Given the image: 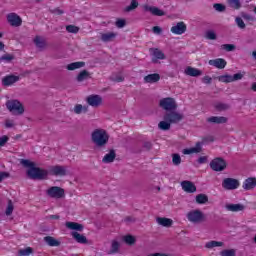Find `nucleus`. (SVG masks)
Returning a JSON list of instances; mask_svg holds the SVG:
<instances>
[{
  "label": "nucleus",
  "instance_id": "f257e3e1",
  "mask_svg": "<svg viewBox=\"0 0 256 256\" xmlns=\"http://www.w3.org/2000/svg\"><path fill=\"white\" fill-rule=\"evenodd\" d=\"M21 165L23 167H28L27 175L30 179H38L43 180L47 179V175H54L55 177H65L67 175V167L61 165L50 166L48 171L41 169L39 167H35V162H31L30 160L21 159Z\"/></svg>",
  "mask_w": 256,
  "mask_h": 256
},
{
  "label": "nucleus",
  "instance_id": "f03ea898",
  "mask_svg": "<svg viewBox=\"0 0 256 256\" xmlns=\"http://www.w3.org/2000/svg\"><path fill=\"white\" fill-rule=\"evenodd\" d=\"M91 141L96 147H105L109 143V134L105 129H95L91 134Z\"/></svg>",
  "mask_w": 256,
  "mask_h": 256
},
{
  "label": "nucleus",
  "instance_id": "7ed1b4c3",
  "mask_svg": "<svg viewBox=\"0 0 256 256\" xmlns=\"http://www.w3.org/2000/svg\"><path fill=\"white\" fill-rule=\"evenodd\" d=\"M6 107L13 115H23L25 113V107H23V104L19 100H8Z\"/></svg>",
  "mask_w": 256,
  "mask_h": 256
},
{
  "label": "nucleus",
  "instance_id": "20e7f679",
  "mask_svg": "<svg viewBox=\"0 0 256 256\" xmlns=\"http://www.w3.org/2000/svg\"><path fill=\"white\" fill-rule=\"evenodd\" d=\"M186 217L190 223L194 224L203 223V221H205V214L199 209L188 212Z\"/></svg>",
  "mask_w": 256,
  "mask_h": 256
},
{
  "label": "nucleus",
  "instance_id": "39448f33",
  "mask_svg": "<svg viewBox=\"0 0 256 256\" xmlns=\"http://www.w3.org/2000/svg\"><path fill=\"white\" fill-rule=\"evenodd\" d=\"M48 197L51 199H63L65 197V189L59 186H52L46 191Z\"/></svg>",
  "mask_w": 256,
  "mask_h": 256
},
{
  "label": "nucleus",
  "instance_id": "423d86ee",
  "mask_svg": "<svg viewBox=\"0 0 256 256\" xmlns=\"http://www.w3.org/2000/svg\"><path fill=\"white\" fill-rule=\"evenodd\" d=\"M210 168L212 171H225L227 168V162H225V159L223 158H215L210 162Z\"/></svg>",
  "mask_w": 256,
  "mask_h": 256
},
{
  "label": "nucleus",
  "instance_id": "0eeeda50",
  "mask_svg": "<svg viewBox=\"0 0 256 256\" xmlns=\"http://www.w3.org/2000/svg\"><path fill=\"white\" fill-rule=\"evenodd\" d=\"M239 180L235 178H225L222 181V187L223 189H226V191H234V189H239Z\"/></svg>",
  "mask_w": 256,
  "mask_h": 256
},
{
  "label": "nucleus",
  "instance_id": "6e6552de",
  "mask_svg": "<svg viewBox=\"0 0 256 256\" xmlns=\"http://www.w3.org/2000/svg\"><path fill=\"white\" fill-rule=\"evenodd\" d=\"M163 119L164 121H169L170 124H177L183 119V114L170 110L164 115Z\"/></svg>",
  "mask_w": 256,
  "mask_h": 256
},
{
  "label": "nucleus",
  "instance_id": "1a4fd4ad",
  "mask_svg": "<svg viewBox=\"0 0 256 256\" xmlns=\"http://www.w3.org/2000/svg\"><path fill=\"white\" fill-rule=\"evenodd\" d=\"M160 107L165 111H175L177 109V102L173 98H163L160 100Z\"/></svg>",
  "mask_w": 256,
  "mask_h": 256
},
{
  "label": "nucleus",
  "instance_id": "9d476101",
  "mask_svg": "<svg viewBox=\"0 0 256 256\" xmlns=\"http://www.w3.org/2000/svg\"><path fill=\"white\" fill-rule=\"evenodd\" d=\"M86 102L90 105V107H101L103 105V98L100 95L92 94L86 98Z\"/></svg>",
  "mask_w": 256,
  "mask_h": 256
},
{
  "label": "nucleus",
  "instance_id": "9b49d317",
  "mask_svg": "<svg viewBox=\"0 0 256 256\" xmlns=\"http://www.w3.org/2000/svg\"><path fill=\"white\" fill-rule=\"evenodd\" d=\"M7 21L12 27H21L23 20L17 13H10L7 15Z\"/></svg>",
  "mask_w": 256,
  "mask_h": 256
},
{
  "label": "nucleus",
  "instance_id": "f8f14e48",
  "mask_svg": "<svg viewBox=\"0 0 256 256\" xmlns=\"http://www.w3.org/2000/svg\"><path fill=\"white\" fill-rule=\"evenodd\" d=\"M150 53L152 55V63H157L158 60L163 61L166 59L165 53L161 51L159 48H150Z\"/></svg>",
  "mask_w": 256,
  "mask_h": 256
},
{
  "label": "nucleus",
  "instance_id": "ddd939ff",
  "mask_svg": "<svg viewBox=\"0 0 256 256\" xmlns=\"http://www.w3.org/2000/svg\"><path fill=\"white\" fill-rule=\"evenodd\" d=\"M187 31V25L185 22H178L176 25L171 27V33L174 35H183Z\"/></svg>",
  "mask_w": 256,
  "mask_h": 256
},
{
  "label": "nucleus",
  "instance_id": "4468645a",
  "mask_svg": "<svg viewBox=\"0 0 256 256\" xmlns=\"http://www.w3.org/2000/svg\"><path fill=\"white\" fill-rule=\"evenodd\" d=\"M181 187L185 193H195L197 191V186L189 180L182 181Z\"/></svg>",
  "mask_w": 256,
  "mask_h": 256
},
{
  "label": "nucleus",
  "instance_id": "2eb2a0df",
  "mask_svg": "<svg viewBox=\"0 0 256 256\" xmlns=\"http://www.w3.org/2000/svg\"><path fill=\"white\" fill-rule=\"evenodd\" d=\"M143 9L144 11H148L149 13H151V15H154L155 17H163L165 15V11L155 6L144 5Z\"/></svg>",
  "mask_w": 256,
  "mask_h": 256
},
{
  "label": "nucleus",
  "instance_id": "dca6fc26",
  "mask_svg": "<svg viewBox=\"0 0 256 256\" xmlns=\"http://www.w3.org/2000/svg\"><path fill=\"white\" fill-rule=\"evenodd\" d=\"M118 35L119 34L117 32H106L101 34L100 39L103 43H111L117 39Z\"/></svg>",
  "mask_w": 256,
  "mask_h": 256
},
{
  "label": "nucleus",
  "instance_id": "f3484780",
  "mask_svg": "<svg viewBox=\"0 0 256 256\" xmlns=\"http://www.w3.org/2000/svg\"><path fill=\"white\" fill-rule=\"evenodd\" d=\"M208 63L212 67H216V69H225V67H227V61H225L223 58L209 60Z\"/></svg>",
  "mask_w": 256,
  "mask_h": 256
},
{
  "label": "nucleus",
  "instance_id": "a211bd4d",
  "mask_svg": "<svg viewBox=\"0 0 256 256\" xmlns=\"http://www.w3.org/2000/svg\"><path fill=\"white\" fill-rule=\"evenodd\" d=\"M17 81H19V76L8 75L2 79V85H4V87H10V85H14Z\"/></svg>",
  "mask_w": 256,
  "mask_h": 256
},
{
  "label": "nucleus",
  "instance_id": "6ab92c4d",
  "mask_svg": "<svg viewBox=\"0 0 256 256\" xmlns=\"http://www.w3.org/2000/svg\"><path fill=\"white\" fill-rule=\"evenodd\" d=\"M255 187H256L255 178H248L243 183V189H245V191H251V189H255Z\"/></svg>",
  "mask_w": 256,
  "mask_h": 256
},
{
  "label": "nucleus",
  "instance_id": "aec40b11",
  "mask_svg": "<svg viewBox=\"0 0 256 256\" xmlns=\"http://www.w3.org/2000/svg\"><path fill=\"white\" fill-rule=\"evenodd\" d=\"M227 211H231L232 213H237L239 211L245 210V205L243 204H226Z\"/></svg>",
  "mask_w": 256,
  "mask_h": 256
},
{
  "label": "nucleus",
  "instance_id": "412c9836",
  "mask_svg": "<svg viewBox=\"0 0 256 256\" xmlns=\"http://www.w3.org/2000/svg\"><path fill=\"white\" fill-rule=\"evenodd\" d=\"M71 236L77 243H81L82 245L87 244V237H85V235L80 234L79 232H71Z\"/></svg>",
  "mask_w": 256,
  "mask_h": 256
},
{
  "label": "nucleus",
  "instance_id": "4be33fe9",
  "mask_svg": "<svg viewBox=\"0 0 256 256\" xmlns=\"http://www.w3.org/2000/svg\"><path fill=\"white\" fill-rule=\"evenodd\" d=\"M186 75H189L190 77H199L203 75V72L197 68H193L191 66L187 67L185 70Z\"/></svg>",
  "mask_w": 256,
  "mask_h": 256
},
{
  "label": "nucleus",
  "instance_id": "5701e85b",
  "mask_svg": "<svg viewBox=\"0 0 256 256\" xmlns=\"http://www.w3.org/2000/svg\"><path fill=\"white\" fill-rule=\"evenodd\" d=\"M208 123H216L217 125H221L223 123H227V117L223 116H212L207 119Z\"/></svg>",
  "mask_w": 256,
  "mask_h": 256
},
{
  "label": "nucleus",
  "instance_id": "b1692460",
  "mask_svg": "<svg viewBox=\"0 0 256 256\" xmlns=\"http://www.w3.org/2000/svg\"><path fill=\"white\" fill-rule=\"evenodd\" d=\"M161 79V75L154 73V74H148L144 77L145 83H157Z\"/></svg>",
  "mask_w": 256,
  "mask_h": 256
},
{
  "label": "nucleus",
  "instance_id": "393cba45",
  "mask_svg": "<svg viewBox=\"0 0 256 256\" xmlns=\"http://www.w3.org/2000/svg\"><path fill=\"white\" fill-rule=\"evenodd\" d=\"M119 249H121V243L117 240H112L109 255H115V253H119Z\"/></svg>",
  "mask_w": 256,
  "mask_h": 256
},
{
  "label": "nucleus",
  "instance_id": "a878e982",
  "mask_svg": "<svg viewBox=\"0 0 256 256\" xmlns=\"http://www.w3.org/2000/svg\"><path fill=\"white\" fill-rule=\"evenodd\" d=\"M65 225L67 229H70L71 231H83V225L77 222H66Z\"/></svg>",
  "mask_w": 256,
  "mask_h": 256
},
{
  "label": "nucleus",
  "instance_id": "bb28decb",
  "mask_svg": "<svg viewBox=\"0 0 256 256\" xmlns=\"http://www.w3.org/2000/svg\"><path fill=\"white\" fill-rule=\"evenodd\" d=\"M34 43L38 49H45V47H47V41H45V38L41 36H36L34 38Z\"/></svg>",
  "mask_w": 256,
  "mask_h": 256
},
{
  "label": "nucleus",
  "instance_id": "cd10ccee",
  "mask_svg": "<svg viewBox=\"0 0 256 256\" xmlns=\"http://www.w3.org/2000/svg\"><path fill=\"white\" fill-rule=\"evenodd\" d=\"M115 157H117V154L115 153V150H110L109 153H107L102 161L104 163H113V161H115Z\"/></svg>",
  "mask_w": 256,
  "mask_h": 256
},
{
  "label": "nucleus",
  "instance_id": "c85d7f7f",
  "mask_svg": "<svg viewBox=\"0 0 256 256\" xmlns=\"http://www.w3.org/2000/svg\"><path fill=\"white\" fill-rule=\"evenodd\" d=\"M44 241L50 247H59V245H61V242H59V240H57V239H55L54 237H51V236L44 237Z\"/></svg>",
  "mask_w": 256,
  "mask_h": 256
},
{
  "label": "nucleus",
  "instance_id": "c756f323",
  "mask_svg": "<svg viewBox=\"0 0 256 256\" xmlns=\"http://www.w3.org/2000/svg\"><path fill=\"white\" fill-rule=\"evenodd\" d=\"M156 221H157V224L162 225V227H171V225H173V220L169 218L158 217Z\"/></svg>",
  "mask_w": 256,
  "mask_h": 256
},
{
  "label": "nucleus",
  "instance_id": "7c9ffc66",
  "mask_svg": "<svg viewBox=\"0 0 256 256\" xmlns=\"http://www.w3.org/2000/svg\"><path fill=\"white\" fill-rule=\"evenodd\" d=\"M195 199L198 205H205L206 203H209V196L206 194H198Z\"/></svg>",
  "mask_w": 256,
  "mask_h": 256
},
{
  "label": "nucleus",
  "instance_id": "2f4dec72",
  "mask_svg": "<svg viewBox=\"0 0 256 256\" xmlns=\"http://www.w3.org/2000/svg\"><path fill=\"white\" fill-rule=\"evenodd\" d=\"M139 7V1L138 0H130V5L126 6L124 8L125 13H131V11H135Z\"/></svg>",
  "mask_w": 256,
  "mask_h": 256
},
{
  "label": "nucleus",
  "instance_id": "473e14b6",
  "mask_svg": "<svg viewBox=\"0 0 256 256\" xmlns=\"http://www.w3.org/2000/svg\"><path fill=\"white\" fill-rule=\"evenodd\" d=\"M191 153H201V143L198 142L196 147L183 150L184 155H191Z\"/></svg>",
  "mask_w": 256,
  "mask_h": 256
},
{
  "label": "nucleus",
  "instance_id": "72a5a7b5",
  "mask_svg": "<svg viewBox=\"0 0 256 256\" xmlns=\"http://www.w3.org/2000/svg\"><path fill=\"white\" fill-rule=\"evenodd\" d=\"M81 67H85V62H73L67 65L66 69L68 71H75V69H81Z\"/></svg>",
  "mask_w": 256,
  "mask_h": 256
},
{
  "label": "nucleus",
  "instance_id": "f704fd0d",
  "mask_svg": "<svg viewBox=\"0 0 256 256\" xmlns=\"http://www.w3.org/2000/svg\"><path fill=\"white\" fill-rule=\"evenodd\" d=\"M87 111H89V107L83 106L81 104H77L74 107V113H76V115H81V113H87Z\"/></svg>",
  "mask_w": 256,
  "mask_h": 256
},
{
  "label": "nucleus",
  "instance_id": "c9c22d12",
  "mask_svg": "<svg viewBox=\"0 0 256 256\" xmlns=\"http://www.w3.org/2000/svg\"><path fill=\"white\" fill-rule=\"evenodd\" d=\"M158 128L161 129V131H169V129H171V123L167 120L160 121Z\"/></svg>",
  "mask_w": 256,
  "mask_h": 256
},
{
  "label": "nucleus",
  "instance_id": "e433bc0d",
  "mask_svg": "<svg viewBox=\"0 0 256 256\" xmlns=\"http://www.w3.org/2000/svg\"><path fill=\"white\" fill-rule=\"evenodd\" d=\"M227 3L231 9L239 10L241 7V0H227Z\"/></svg>",
  "mask_w": 256,
  "mask_h": 256
},
{
  "label": "nucleus",
  "instance_id": "4c0bfd02",
  "mask_svg": "<svg viewBox=\"0 0 256 256\" xmlns=\"http://www.w3.org/2000/svg\"><path fill=\"white\" fill-rule=\"evenodd\" d=\"M205 247L207 249H213V247H223V242L210 241L206 243Z\"/></svg>",
  "mask_w": 256,
  "mask_h": 256
},
{
  "label": "nucleus",
  "instance_id": "58836bf2",
  "mask_svg": "<svg viewBox=\"0 0 256 256\" xmlns=\"http://www.w3.org/2000/svg\"><path fill=\"white\" fill-rule=\"evenodd\" d=\"M221 83H233V76L231 75H222L218 78Z\"/></svg>",
  "mask_w": 256,
  "mask_h": 256
},
{
  "label": "nucleus",
  "instance_id": "ea45409f",
  "mask_svg": "<svg viewBox=\"0 0 256 256\" xmlns=\"http://www.w3.org/2000/svg\"><path fill=\"white\" fill-rule=\"evenodd\" d=\"M31 253H33V248H31V247H27L25 249H20L18 251V255H20V256H29V255H31Z\"/></svg>",
  "mask_w": 256,
  "mask_h": 256
},
{
  "label": "nucleus",
  "instance_id": "a19ab883",
  "mask_svg": "<svg viewBox=\"0 0 256 256\" xmlns=\"http://www.w3.org/2000/svg\"><path fill=\"white\" fill-rule=\"evenodd\" d=\"M87 77H89V72L87 70H83L78 74L77 81H79V82L85 81V79H87Z\"/></svg>",
  "mask_w": 256,
  "mask_h": 256
},
{
  "label": "nucleus",
  "instance_id": "79ce46f5",
  "mask_svg": "<svg viewBox=\"0 0 256 256\" xmlns=\"http://www.w3.org/2000/svg\"><path fill=\"white\" fill-rule=\"evenodd\" d=\"M123 241H125L127 245H133L135 244V237L131 235H126L123 237Z\"/></svg>",
  "mask_w": 256,
  "mask_h": 256
},
{
  "label": "nucleus",
  "instance_id": "37998d69",
  "mask_svg": "<svg viewBox=\"0 0 256 256\" xmlns=\"http://www.w3.org/2000/svg\"><path fill=\"white\" fill-rule=\"evenodd\" d=\"M215 109H217V111H227V109H229V105L225 103H217L215 104Z\"/></svg>",
  "mask_w": 256,
  "mask_h": 256
},
{
  "label": "nucleus",
  "instance_id": "c03bdc74",
  "mask_svg": "<svg viewBox=\"0 0 256 256\" xmlns=\"http://www.w3.org/2000/svg\"><path fill=\"white\" fill-rule=\"evenodd\" d=\"M173 165H181V156L179 154H172Z\"/></svg>",
  "mask_w": 256,
  "mask_h": 256
},
{
  "label": "nucleus",
  "instance_id": "a18cd8bd",
  "mask_svg": "<svg viewBox=\"0 0 256 256\" xmlns=\"http://www.w3.org/2000/svg\"><path fill=\"white\" fill-rule=\"evenodd\" d=\"M221 49H223L224 51H235V45L234 44H222L221 45Z\"/></svg>",
  "mask_w": 256,
  "mask_h": 256
},
{
  "label": "nucleus",
  "instance_id": "49530a36",
  "mask_svg": "<svg viewBox=\"0 0 256 256\" xmlns=\"http://www.w3.org/2000/svg\"><path fill=\"white\" fill-rule=\"evenodd\" d=\"M66 31L68 33H79V27H77L75 25H68V26H66Z\"/></svg>",
  "mask_w": 256,
  "mask_h": 256
},
{
  "label": "nucleus",
  "instance_id": "de8ad7c7",
  "mask_svg": "<svg viewBox=\"0 0 256 256\" xmlns=\"http://www.w3.org/2000/svg\"><path fill=\"white\" fill-rule=\"evenodd\" d=\"M213 8L215 9V11H218L219 13H223V11H225V9H226L225 5H223L221 3H215L213 5Z\"/></svg>",
  "mask_w": 256,
  "mask_h": 256
},
{
  "label": "nucleus",
  "instance_id": "09e8293b",
  "mask_svg": "<svg viewBox=\"0 0 256 256\" xmlns=\"http://www.w3.org/2000/svg\"><path fill=\"white\" fill-rule=\"evenodd\" d=\"M221 256H235V249L223 250L220 252Z\"/></svg>",
  "mask_w": 256,
  "mask_h": 256
},
{
  "label": "nucleus",
  "instance_id": "8fccbe9b",
  "mask_svg": "<svg viewBox=\"0 0 256 256\" xmlns=\"http://www.w3.org/2000/svg\"><path fill=\"white\" fill-rule=\"evenodd\" d=\"M235 21H236L237 26H238L240 29H245V22L243 21V18H241V17H236Z\"/></svg>",
  "mask_w": 256,
  "mask_h": 256
},
{
  "label": "nucleus",
  "instance_id": "3c124183",
  "mask_svg": "<svg viewBox=\"0 0 256 256\" xmlns=\"http://www.w3.org/2000/svg\"><path fill=\"white\" fill-rule=\"evenodd\" d=\"M13 209H14V207H13V202H12L11 200H9L5 214H6V215H11V214L13 213Z\"/></svg>",
  "mask_w": 256,
  "mask_h": 256
},
{
  "label": "nucleus",
  "instance_id": "603ef678",
  "mask_svg": "<svg viewBox=\"0 0 256 256\" xmlns=\"http://www.w3.org/2000/svg\"><path fill=\"white\" fill-rule=\"evenodd\" d=\"M116 27H118V29H123V27H125V25H127V22L125 21V19H118L115 23Z\"/></svg>",
  "mask_w": 256,
  "mask_h": 256
},
{
  "label": "nucleus",
  "instance_id": "864d4df0",
  "mask_svg": "<svg viewBox=\"0 0 256 256\" xmlns=\"http://www.w3.org/2000/svg\"><path fill=\"white\" fill-rule=\"evenodd\" d=\"M206 38L210 39V41H215V39H217V34L210 30L206 32Z\"/></svg>",
  "mask_w": 256,
  "mask_h": 256
},
{
  "label": "nucleus",
  "instance_id": "5fc2aeb1",
  "mask_svg": "<svg viewBox=\"0 0 256 256\" xmlns=\"http://www.w3.org/2000/svg\"><path fill=\"white\" fill-rule=\"evenodd\" d=\"M13 59H15L13 55L5 54L0 58V61H7V63H9V61H13Z\"/></svg>",
  "mask_w": 256,
  "mask_h": 256
},
{
  "label": "nucleus",
  "instance_id": "6e6d98bb",
  "mask_svg": "<svg viewBox=\"0 0 256 256\" xmlns=\"http://www.w3.org/2000/svg\"><path fill=\"white\" fill-rule=\"evenodd\" d=\"M9 141V136L4 135L0 137V147H5V144Z\"/></svg>",
  "mask_w": 256,
  "mask_h": 256
},
{
  "label": "nucleus",
  "instance_id": "4d7b16f0",
  "mask_svg": "<svg viewBox=\"0 0 256 256\" xmlns=\"http://www.w3.org/2000/svg\"><path fill=\"white\" fill-rule=\"evenodd\" d=\"M244 74L243 73H236L232 76V81H241L243 79Z\"/></svg>",
  "mask_w": 256,
  "mask_h": 256
},
{
  "label": "nucleus",
  "instance_id": "13d9d810",
  "mask_svg": "<svg viewBox=\"0 0 256 256\" xmlns=\"http://www.w3.org/2000/svg\"><path fill=\"white\" fill-rule=\"evenodd\" d=\"M153 33H155V35H161V33H163V29H161V27L159 26H154L152 28Z\"/></svg>",
  "mask_w": 256,
  "mask_h": 256
},
{
  "label": "nucleus",
  "instance_id": "bf43d9fd",
  "mask_svg": "<svg viewBox=\"0 0 256 256\" xmlns=\"http://www.w3.org/2000/svg\"><path fill=\"white\" fill-rule=\"evenodd\" d=\"M5 127L7 129H11V127H15V122L13 120H6L5 121Z\"/></svg>",
  "mask_w": 256,
  "mask_h": 256
},
{
  "label": "nucleus",
  "instance_id": "052dcab7",
  "mask_svg": "<svg viewBox=\"0 0 256 256\" xmlns=\"http://www.w3.org/2000/svg\"><path fill=\"white\" fill-rule=\"evenodd\" d=\"M211 81H213V78H211L210 76H204L202 79V82L206 85H210Z\"/></svg>",
  "mask_w": 256,
  "mask_h": 256
},
{
  "label": "nucleus",
  "instance_id": "680f3d73",
  "mask_svg": "<svg viewBox=\"0 0 256 256\" xmlns=\"http://www.w3.org/2000/svg\"><path fill=\"white\" fill-rule=\"evenodd\" d=\"M198 163L199 165H203L205 163H207V156H201L200 158H198Z\"/></svg>",
  "mask_w": 256,
  "mask_h": 256
},
{
  "label": "nucleus",
  "instance_id": "e2e57ef3",
  "mask_svg": "<svg viewBox=\"0 0 256 256\" xmlns=\"http://www.w3.org/2000/svg\"><path fill=\"white\" fill-rule=\"evenodd\" d=\"M7 177H9V173L1 172L0 173V183L3 181V179H7Z\"/></svg>",
  "mask_w": 256,
  "mask_h": 256
},
{
  "label": "nucleus",
  "instance_id": "0e129e2a",
  "mask_svg": "<svg viewBox=\"0 0 256 256\" xmlns=\"http://www.w3.org/2000/svg\"><path fill=\"white\" fill-rule=\"evenodd\" d=\"M113 81H115L116 83H122V81H125V78H123V76H116L115 78H113Z\"/></svg>",
  "mask_w": 256,
  "mask_h": 256
},
{
  "label": "nucleus",
  "instance_id": "69168bd1",
  "mask_svg": "<svg viewBox=\"0 0 256 256\" xmlns=\"http://www.w3.org/2000/svg\"><path fill=\"white\" fill-rule=\"evenodd\" d=\"M213 143V141H215V139L213 138V136H208L206 138L203 139V143H207V142Z\"/></svg>",
  "mask_w": 256,
  "mask_h": 256
},
{
  "label": "nucleus",
  "instance_id": "338daca9",
  "mask_svg": "<svg viewBox=\"0 0 256 256\" xmlns=\"http://www.w3.org/2000/svg\"><path fill=\"white\" fill-rule=\"evenodd\" d=\"M124 221H126V223H129L131 221H135V218L131 217V216H127Z\"/></svg>",
  "mask_w": 256,
  "mask_h": 256
},
{
  "label": "nucleus",
  "instance_id": "774afa93",
  "mask_svg": "<svg viewBox=\"0 0 256 256\" xmlns=\"http://www.w3.org/2000/svg\"><path fill=\"white\" fill-rule=\"evenodd\" d=\"M148 256H167V254H163V253H154V254H149Z\"/></svg>",
  "mask_w": 256,
  "mask_h": 256
}]
</instances>
